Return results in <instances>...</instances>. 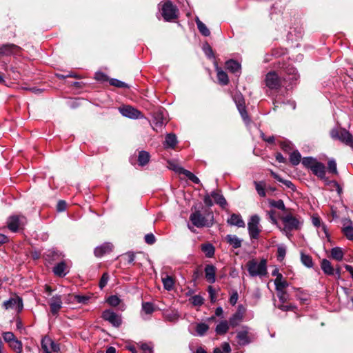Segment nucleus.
<instances>
[{
  "label": "nucleus",
  "instance_id": "nucleus-1",
  "mask_svg": "<svg viewBox=\"0 0 353 353\" xmlns=\"http://www.w3.org/2000/svg\"><path fill=\"white\" fill-rule=\"evenodd\" d=\"M246 267L249 274L252 277L263 276L268 274L267 260L261 259L259 262L256 259L250 260L246 263Z\"/></svg>",
  "mask_w": 353,
  "mask_h": 353
},
{
  "label": "nucleus",
  "instance_id": "nucleus-2",
  "mask_svg": "<svg viewBox=\"0 0 353 353\" xmlns=\"http://www.w3.org/2000/svg\"><path fill=\"white\" fill-rule=\"evenodd\" d=\"M190 220L197 228L210 227L212 225V215L208 214L207 217L203 216L199 211H196L190 214Z\"/></svg>",
  "mask_w": 353,
  "mask_h": 353
},
{
  "label": "nucleus",
  "instance_id": "nucleus-3",
  "mask_svg": "<svg viewBox=\"0 0 353 353\" xmlns=\"http://www.w3.org/2000/svg\"><path fill=\"white\" fill-rule=\"evenodd\" d=\"M26 222V218L25 216L21 215H13L8 219L7 226L10 231L17 232L23 230Z\"/></svg>",
  "mask_w": 353,
  "mask_h": 353
},
{
  "label": "nucleus",
  "instance_id": "nucleus-4",
  "mask_svg": "<svg viewBox=\"0 0 353 353\" xmlns=\"http://www.w3.org/2000/svg\"><path fill=\"white\" fill-rule=\"evenodd\" d=\"M284 224V231L286 232L292 230H298L301 228V221L294 216L292 214H286L281 218Z\"/></svg>",
  "mask_w": 353,
  "mask_h": 353
},
{
  "label": "nucleus",
  "instance_id": "nucleus-5",
  "mask_svg": "<svg viewBox=\"0 0 353 353\" xmlns=\"http://www.w3.org/2000/svg\"><path fill=\"white\" fill-rule=\"evenodd\" d=\"M259 222L260 218L258 215L255 214L250 217L248 223V230L251 239H257L259 238L261 231Z\"/></svg>",
  "mask_w": 353,
  "mask_h": 353
},
{
  "label": "nucleus",
  "instance_id": "nucleus-6",
  "mask_svg": "<svg viewBox=\"0 0 353 353\" xmlns=\"http://www.w3.org/2000/svg\"><path fill=\"white\" fill-rule=\"evenodd\" d=\"M285 74L283 77V81L286 88L296 83L299 76L294 67H288L285 70Z\"/></svg>",
  "mask_w": 353,
  "mask_h": 353
},
{
  "label": "nucleus",
  "instance_id": "nucleus-7",
  "mask_svg": "<svg viewBox=\"0 0 353 353\" xmlns=\"http://www.w3.org/2000/svg\"><path fill=\"white\" fill-rule=\"evenodd\" d=\"M177 9L173 4L168 1L162 6V15L165 21H171L177 17Z\"/></svg>",
  "mask_w": 353,
  "mask_h": 353
},
{
  "label": "nucleus",
  "instance_id": "nucleus-8",
  "mask_svg": "<svg viewBox=\"0 0 353 353\" xmlns=\"http://www.w3.org/2000/svg\"><path fill=\"white\" fill-rule=\"evenodd\" d=\"M265 84L272 90H277L282 85V81L275 72H270L266 74Z\"/></svg>",
  "mask_w": 353,
  "mask_h": 353
},
{
  "label": "nucleus",
  "instance_id": "nucleus-9",
  "mask_svg": "<svg viewBox=\"0 0 353 353\" xmlns=\"http://www.w3.org/2000/svg\"><path fill=\"white\" fill-rule=\"evenodd\" d=\"M41 345L43 353H52L57 352L59 350V345L48 336L43 337Z\"/></svg>",
  "mask_w": 353,
  "mask_h": 353
},
{
  "label": "nucleus",
  "instance_id": "nucleus-10",
  "mask_svg": "<svg viewBox=\"0 0 353 353\" xmlns=\"http://www.w3.org/2000/svg\"><path fill=\"white\" fill-rule=\"evenodd\" d=\"M101 316L114 327H119L121 325V316L110 310L103 311Z\"/></svg>",
  "mask_w": 353,
  "mask_h": 353
},
{
  "label": "nucleus",
  "instance_id": "nucleus-11",
  "mask_svg": "<svg viewBox=\"0 0 353 353\" xmlns=\"http://www.w3.org/2000/svg\"><path fill=\"white\" fill-rule=\"evenodd\" d=\"M120 113L125 117L136 119L142 117L141 112L130 105H123L119 108Z\"/></svg>",
  "mask_w": 353,
  "mask_h": 353
},
{
  "label": "nucleus",
  "instance_id": "nucleus-12",
  "mask_svg": "<svg viewBox=\"0 0 353 353\" xmlns=\"http://www.w3.org/2000/svg\"><path fill=\"white\" fill-rule=\"evenodd\" d=\"M3 306L6 310L14 309L17 312H19L23 309L22 299L19 296L10 298L9 300L3 302Z\"/></svg>",
  "mask_w": 353,
  "mask_h": 353
},
{
  "label": "nucleus",
  "instance_id": "nucleus-13",
  "mask_svg": "<svg viewBox=\"0 0 353 353\" xmlns=\"http://www.w3.org/2000/svg\"><path fill=\"white\" fill-rule=\"evenodd\" d=\"M50 312L53 316H57L62 307V297L61 295H54L49 301Z\"/></svg>",
  "mask_w": 353,
  "mask_h": 353
},
{
  "label": "nucleus",
  "instance_id": "nucleus-14",
  "mask_svg": "<svg viewBox=\"0 0 353 353\" xmlns=\"http://www.w3.org/2000/svg\"><path fill=\"white\" fill-rule=\"evenodd\" d=\"M332 136L334 138H337L341 141L348 145H350V143H352V141H353L352 135L348 131L344 129L336 132L333 131L332 132Z\"/></svg>",
  "mask_w": 353,
  "mask_h": 353
},
{
  "label": "nucleus",
  "instance_id": "nucleus-15",
  "mask_svg": "<svg viewBox=\"0 0 353 353\" xmlns=\"http://www.w3.org/2000/svg\"><path fill=\"white\" fill-rule=\"evenodd\" d=\"M21 48L14 44H6L0 47V55L9 56L18 54Z\"/></svg>",
  "mask_w": 353,
  "mask_h": 353
},
{
  "label": "nucleus",
  "instance_id": "nucleus-16",
  "mask_svg": "<svg viewBox=\"0 0 353 353\" xmlns=\"http://www.w3.org/2000/svg\"><path fill=\"white\" fill-rule=\"evenodd\" d=\"M343 228L342 232L345 237L350 241L353 240V224L350 219H343L342 220Z\"/></svg>",
  "mask_w": 353,
  "mask_h": 353
},
{
  "label": "nucleus",
  "instance_id": "nucleus-17",
  "mask_svg": "<svg viewBox=\"0 0 353 353\" xmlns=\"http://www.w3.org/2000/svg\"><path fill=\"white\" fill-rule=\"evenodd\" d=\"M234 101L236 107L244 121L248 118V113L245 110L244 99L241 94L235 95Z\"/></svg>",
  "mask_w": 353,
  "mask_h": 353
},
{
  "label": "nucleus",
  "instance_id": "nucleus-18",
  "mask_svg": "<svg viewBox=\"0 0 353 353\" xmlns=\"http://www.w3.org/2000/svg\"><path fill=\"white\" fill-rule=\"evenodd\" d=\"M204 271L206 280L210 283H214L216 281V267L213 265L208 264L205 265Z\"/></svg>",
  "mask_w": 353,
  "mask_h": 353
},
{
  "label": "nucleus",
  "instance_id": "nucleus-19",
  "mask_svg": "<svg viewBox=\"0 0 353 353\" xmlns=\"http://www.w3.org/2000/svg\"><path fill=\"white\" fill-rule=\"evenodd\" d=\"M311 170L314 174L321 179L325 181H327V178L325 177V167L322 163L318 162L312 166V169Z\"/></svg>",
  "mask_w": 353,
  "mask_h": 353
},
{
  "label": "nucleus",
  "instance_id": "nucleus-20",
  "mask_svg": "<svg viewBox=\"0 0 353 353\" xmlns=\"http://www.w3.org/2000/svg\"><path fill=\"white\" fill-rule=\"evenodd\" d=\"M113 249V245L110 243H105L101 246L97 247L94 250L96 256H101L106 253L110 252Z\"/></svg>",
  "mask_w": 353,
  "mask_h": 353
},
{
  "label": "nucleus",
  "instance_id": "nucleus-21",
  "mask_svg": "<svg viewBox=\"0 0 353 353\" xmlns=\"http://www.w3.org/2000/svg\"><path fill=\"white\" fill-rule=\"evenodd\" d=\"M236 337L239 341V343L241 345H245L251 342V340L248 336V328H243L242 330L237 332Z\"/></svg>",
  "mask_w": 353,
  "mask_h": 353
},
{
  "label": "nucleus",
  "instance_id": "nucleus-22",
  "mask_svg": "<svg viewBox=\"0 0 353 353\" xmlns=\"http://www.w3.org/2000/svg\"><path fill=\"white\" fill-rule=\"evenodd\" d=\"M228 223L231 225H235L239 228H244L245 225L241 216L236 214H232L228 219Z\"/></svg>",
  "mask_w": 353,
  "mask_h": 353
},
{
  "label": "nucleus",
  "instance_id": "nucleus-23",
  "mask_svg": "<svg viewBox=\"0 0 353 353\" xmlns=\"http://www.w3.org/2000/svg\"><path fill=\"white\" fill-rule=\"evenodd\" d=\"M227 243L231 245L233 248L236 249L241 247L242 239L237 237L236 235L228 234L225 236Z\"/></svg>",
  "mask_w": 353,
  "mask_h": 353
},
{
  "label": "nucleus",
  "instance_id": "nucleus-24",
  "mask_svg": "<svg viewBox=\"0 0 353 353\" xmlns=\"http://www.w3.org/2000/svg\"><path fill=\"white\" fill-rule=\"evenodd\" d=\"M67 265L65 262L61 261L58 263L53 268V272L55 275L59 276H64L67 273Z\"/></svg>",
  "mask_w": 353,
  "mask_h": 353
},
{
  "label": "nucleus",
  "instance_id": "nucleus-25",
  "mask_svg": "<svg viewBox=\"0 0 353 353\" xmlns=\"http://www.w3.org/2000/svg\"><path fill=\"white\" fill-rule=\"evenodd\" d=\"M241 306L239 307V311L236 312L229 320V324L232 327H236L242 321L243 317V311L241 312Z\"/></svg>",
  "mask_w": 353,
  "mask_h": 353
},
{
  "label": "nucleus",
  "instance_id": "nucleus-26",
  "mask_svg": "<svg viewBox=\"0 0 353 353\" xmlns=\"http://www.w3.org/2000/svg\"><path fill=\"white\" fill-rule=\"evenodd\" d=\"M274 285L276 290H283L288 286V283L283 279L281 274H278L274 280Z\"/></svg>",
  "mask_w": 353,
  "mask_h": 353
},
{
  "label": "nucleus",
  "instance_id": "nucleus-27",
  "mask_svg": "<svg viewBox=\"0 0 353 353\" xmlns=\"http://www.w3.org/2000/svg\"><path fill=\"white\" fill-rule=\"evenodd\" d=\"M216 72L219 83L223 85H227L229 83V78L227 73L220 68H216Z\"/></svg>",
  "mask_w": 353,
  "mask_h": 353
},
{
  "label": "nucleus",
  "instance_id": "nucleus-28",
  "mask_svg": "<svg viewBox=\"0 0 353 353\" xmlns=\"http://www.w3.org/2000/svg\"><path fill=\"white\" fill-rule=\"evenodd\" d=\"M225 66L228 70L233 73L239 72L241 69V65L233 59L226 61Z\"/></svg>",
  "mask_w": 353,
  "mask_h": 353
},
{
  "label": "nucleus",
  "instance_id": "nucleus-29",
  "mask_svg": "<svg viewBox=\"0 0 353 353\" xmlns=\"http://www.w3.org/2000/svg\"><path fill=\"white\" fill-rule=\"evenodd\" d=\"M177 143L176 137L174 134H168L165 137V148H174Z\"/></svg>",
  "mask_w": 353,
  "mask_h": 353
},
{
  "label": "nucleus",
  "instance_id": "nucleus-30",
  "mask_svg": "<svg viewBox=\"0 0 353 353\" xmlns=\"http://www.w3.org/2000/svg\"><path fill=\"white\" fill-rule=\"evenodd\" d=\"M63 257L62 253L57 250H48L46 254V260L54 261L61 259Z\"/></svg>",
  "mask_w": 353,
  "mask_h": 353
},
{
  "label": "nucleus",
  "instance_id": "nucleus-31",
  "mask_svg": "<svg viewBox=\"0 0 353 353\" xmlns=\"http://www.w3.org/2000/svg\"><path fill=\"white\" fill-rule=\"evenodd\" d=\"M321 266V269L326 274H328V275L334 274V268L332 266L331 263L328 260H327V259L322 260Z\"/></svg>",
  "mask_w": 353,
  "mask_h": 353
},
{
  "label": "nucleus",
  "instance_id": "nucleus-32",
  "mask_svg": "<svg viewBox=\"0 0 353 353\" xmlns=\"http://www.w3.org/2000/svg\"><path fill=\"white\" fill-rule=\"evenodd\" d=\"M330 252L332 258L338 261H341L343 258L344 253L342 249L339 247L333 248Z\"/></svg>",
  "mask_w": 353,
  "mask_h": 353
},
{
  "label": "nucleus",
  "instance_id": "nucleus-33",
  "mask_svg": "<svg viewBox=\"0 0 353 353\" xmlns=\"http://www.w3.org/2000/svg\"><path fill=\"white\" fill-rule=\"evenodd\" d=\"M162 282L165 290L170 291L173 289L174 281L172 276L168 275H166L164 277L162 276Z\"/></svg>",
  "mask_w": 353,
  "mask_h": 353
},
{
  "label": "nucleus",
  "instance_id": "nucleus-34",
  "mask_svg": "<svg viewBox=\"0 0 353 353\" xmlns=\"http://www.w3.org/2000/svg\"><path fill=\"white\" fill-rule=\"evenodd\" d=\"M150 160V154L145 151H141L138 157L139 164L141 166L146 165Z\"/></svg>",
  "mask_w": 353,
  "mask_h": 353
},
{
  "label": "nucleus",
  "instance_id": "nucleus-35",
  "mask_svg": "<svg viewBox=\"0 0 353 353\" xmlns=\"http://www.w3.org/2000/svg\"><path fill=\"white\" fill-rule=\"evenodd\" d=\"M211 196L214 199L215 202L217 204L220 205L221 207H224L225 205H226V204H227L226 200L223 196V195H221L219 192H212L211 194Z\"/></svg>",
  "mask_w": 353,
  "mask_h": 353
},
{
  "label": "nucleus",
  "instance_id": "nucleus-36",
  "mask_svg": "<svg viewBox=\"0 0 353 353\" xmlns=\"http://www.w3.org/2000/svg\"><path fill=\"white\" fill-rule=\"evenodd\" d=\"M10 347L16 353H23L22 342L17 339L9 344Z\"/></svg>",
  "mask_w": 353,
  "mask_h": 353
},
{
  "label": "nucleus",
  "instance_id": "nucleus-37",
  "mask_svg": "<svg viewBox=\"0 0 353 353\" xmlns=\"http://www.w3.org/2000/svg\"><path fill=\"white\" fill-rule=\"evenodd\" d=\"M201 250L207 257H212L214 254V248L210 243H205L201 245Z\"/></svg>",
  "mask_w": 353,
  "mask_h": 353
},
{
  "label": "nucleus",
  "instance_id": "nucleus-38",
  "mask_svg": "<svg viewBox=\"0 0 353 353\" xmlns=\"http://www.w3.org/2000/svg\"><path fill=\"white\" fill-rule=\"evenodd\" d=\"M208 330L209 326L204 323H200L196 324L195 327L196 334L200 336L205 335Z\"/></svg>",
  "mask_w": 353,
  "mask_h": 353
},
{
  "label": "nucleus",
  "instance_id": "nucleus-39",
  "mask_svg": "<svg viewBox=\"0 0 353 353\" xmlns=\"http://www.w3.org/2000/svg\"><path fill=\"white\" fill-rule=\"evenodd\" d=\"M197 28L199 32L205 37H208L210 34V32L207 26L199 19L196 20Z\"/></svg>",
  "mask_w": 353,
  "mask_h": 353
},
{
  "label": "nucleus",
  "instance_id": "nucleus-40",
  "mask_svg": "<svg viewBox=\"0 0 353 353\" xmlns=\"http://www.w3.org/2000/svg\"><path fill=\"white\" fill-rule=\"evenodd\" d=\"M271 175L277 181L282 182L288 188L294 190V185L290 181L282 179L276 173L273 171H271Z\"/></svg>",
  "mask_w": 353,
  "mask_h": 353
},
{
  "label": "nucleus",
  "instance_id": "nucleus-41",
  "mask_svg": "<svg viewBox=\"0 0 353 353\" xmlns=\"http://www.w3.org/2000/svg\"><path fill=\"white\" fill-rule=\"evenodd\" d=\"M228 323L225 321H221L220 323H219L216 327V332L218 334H225L228 330Z\"/></svg>",
  "mask_w": 353,
  "mask_h": 353
},
{
  "label": "nucleus",
  "instance_id": "nucleus-42",
  "mask_svg": "<svg viewBox=\"0 0 353 353\" xmlns=\"http://www.w3.org/2000/svg\"><path fill=\"white\" fill-rule=\"evenodd\" d=\"M254 185H255V188H256V190L258 192V194L261 196H265V184L263 181H260V182H257V181H254Z\"/></svg>",
  "mask_w": 353,
  "mask_h": 353
},
{
  "label": "nucleus",
  "instance_id": "nucleus-43",
  "mask_svg": "<svg viewBox=\"0 0 353 353\" xmlns=\"http://www.w3.org/2000/svg\"><path fill=\"white\" fill-rule=\"evenodd\" d=\"M301 154L298 151H294L290 154V161L294 165H298L301 161Z\"/></svg>",
  "mask_w": 353,
  "mask_h": 353
},
{
  "label": "nucleus",
  "instance_id": "nucleus-44",
  "mask_svg": "<svg viewBox=\"0 0 353 353\" xmlns=\"http://www.w3.org/2000/svg\"><path fill=\"white\" fill-rule=\"evenodd\" d=\"M318 162L316 161V159L312 157H304L302 160L303 165L310 168V170H312V166H314Z\"/></svg>",
  "mask_w": 353,
  "mask_h": 353
},
{
  "label": "nucleus",
  "instance_id": "nucleus-45",
  "mask_svg": "<svg viewBox=\"0 0 353 353\" xmlns=\"http://www.w3.org/2000/svg\"><path fill=\"white\" fill-rule=\"evenodd\" d=\"M268 202H269L270 205L272 207L276 208L281 210H285V204H284L283 201L281 199L278 200V201L270 199Z\"/></svg>",
  "mask_w": 353,
  "mask_h": 353
},
{
  "label": "nucleus",
  "instance_id": "nucleus-46",
  "mask_svg": "<svg viewBox=\"0 0 353 353\" xmlns=\"http://www.w3.org/2000/svg\"><path fill=\"white\" fill-rule=\"evenodd\" d=\"M277 296L282 303H286L290 299V296L285 290H276Z\"/></svg>",
  "mask_w": 353,
  "mask_h": 353
},
{
  "label": "nucleus",
  "instance_id": "nucleus-47",
  "mask_svg": "<svg viewBox=\"0 0 353 353\" xmlns=\"http://www.w3.org/2000/svg\"><path fill=\"white\" fill-rule=\"evenodd\" d=\"M142 310L147 314H151L154 311V305L152 303L144 302L142 303Z\"/></svg>",
  "mask_w": 353,
  "mask_h": 353
},
{
  "label": "nucleus",
  "instance_id": "nucleus-48",
  "mask_svg": "<svg viewBox=\"0 0 353 353\" xmlns=\"http://www.w3.org/2000/svg\"><path fill=\"white\" fill-rule=\"evenodd\" d=\"M301 261L307 268H312L313 265L312 259L307 254H301Z\"/></svg>",
  "mask_w": 353,
  "mask_h": 353
},
{
  "label": "nucleus",
  "instance_id": "nucleus-49",
  "mask_svg": "<svg viewBox=\"0 0 353 353\" xmlns=\"http://www.w3.org/2000/svg\"><path fill=\"white\" fill-rule=\"evenodd\" d=\"M168 163L169 169L174 170V172H176L179 174L181 173L183 168L182 167L179 166L178 165V163H176L174 161H168Z\"/></svg>",
  "mask_w": 353,
  "mask_h": 353
},
{
  "label": "nucleus",
  "instance_id": "nucleus-50",
  "mask_svg": "<svg viewBox=\"0 0 353 353\" xmlns=\"http://www.w3.org/2000/svg\"><path fill=\"white\" fill-rule=\"evenodd\" d=\"M3 340L8 343V345L17 339L14 334L11 332H3Z\"/></svg>",
  "mask_w": 353,
  "mask_h": 353
},
{
  "label": "nucleus",
  "instance_id": "nucleus-51",
  "mask_svg": "<svg viewBox=\"0 0 353 353\" xmlns=\"http://www.w3.org/2000/svg\"><path fill=\"white\" fill-rule=\"evenodd\" d=\"M165 318L169 321L174 322L178 320L179 314L176 312L172 311L170 312H166L165 314Z\"/></svg>",
  "mask_w": 353,
  "mask_h": 353
},
{
  "label": "nucleus",
  "instance_id": "nucleus-52",
  "mask_svg": "<svg viewBox=\"0 0 353 353\" xmlns=\"http://www.w3.org/2000/svg\"><path fill=\"white\" fill-rule=\"evenodd\" d=\"M327 167H328V171L330 173L337 174V168H336V163L334 159H331L327 163Z\"/></svg>",
  "mask_w": 353,
  "mask_h": 353
},
{
  "label": "nucleus",
  "instance_id": "nucleus-53",
  "mask_svg": "<svg viewBox=\"0 0 353 353\" xmlns=\"http://www.w3.org/2000/svg\"><path fill=\"white\" fill-rule=\"evenodd\" d=\"M192 303L195 306H200L203 303V299L200 295H194L191 299Z\"/></svg>",
  "mask_w": 353,
  "mask_h": 353
},
{
  "label": "nucleus",
  "instance_id": "nucleus-54",
  "mask_svg": "<svg viewBox=\"0 0 353 353\" xmlns=\"http://www.w3.org/2000/svg\"><path fill=\"white\" fill-rule=\"evenodd\" d=\"M110 85L117 87V88H128V87L125 83H124L120 80H118L117 79H111L110 80Z\"/></svg>",
  "mask_w": 353,
  "mask_h": 353
},
{
  "label": "nucleus",
  "instance_id": "nucleus-55",
  "mask_svg": "<svg viewBox=\"0 0 353 353\" xmlns=\"http://www.w3.org/2000/svg\"><path fill=\"white\" fill-rule=\"evenodd\" d=\"M107 302L111 306L115 307V306H117L119 304L120 299H119L118 296H117L115 295H112V296H110L108 299Z\"/></svg>",
  "mask_w": 353,
  "mask_h": 353
},
{
  "label": "nucleus",
  "instance_id": "nucleus-56",
  "mask_svg": "<svg viewBox=\"0 0 353 353\" xmlns=\"http://www.w3.org/2000/svg\"><path fill=\"white\" fill-rule=\"evenodd\" d=\"M286 254V248L285 246H279L277 249L278 259L281 261L285 258Z\"/></svg>",
  "mask_w": 353,
  "mask_h": 353
},
{
  "label": "nucleus",
  "instance_id": "nucleus-57",
  "mask_svg": "<svg viewBox=\"0 0 353 353\" xmlns=\"http://www.w3.org/2000/svg\"><path fill=\"white\" fill-rule=\"evenodd\" d=\"M108 279H109V275L108 274V273H104L101 279H100V282H99V287L101 289H103L107 284L108 281Z\"/></svg>",
  "mask_w": 353,
  "mask_h": 353
},
{
  "label": "nucleus",
  "instance_id": "nucleus-58",
  "mask_svg": "<svg viewBox=\"0 0 353 353\" xmlns=\"http://www.w3.org/2000/svg\"><path fill=\"white\" fill-rule=\"evenodd\" d=\"M155 241L156 238L152 233L147 234L145 236V241L149 245H152L153 243H154Z\"/></svg>",
  "mask_w": 353,
  "mask_h": 353
},
{
  "label": "nucleus",
  "instance_id": "nucleus-59",
  "mask_svg": "<svg viewBox=\"0 0 353 353\" xmlns=\"http://www.w3.org/2000/svg\"><path fill=\"white\" fill-rule=\"evenodd\" d=\"M278 308H279L282 311H289V310H293L296 308V307L293 305H284V303H282L279 305H278Z\"/></svg>",
  "mask_w": 353,
  "mask_h": 353
},
{
  "label": "nucleus",
  "instance_id": "nucleus-60",
  "mask_svg": "<svg viewBox=\"0 0 353 353\" xmlns=\"http://www.w3.org/2000/svg\"><path fill=\"white\" fill-rule=\"evenodd\" d=\"M67 203L65 201L61 200L58 202L57 205V211L63 212L66 209Z\"/></svg>",
  "mask_w": 353,
  "mask_h": 353
},
{
  "label": "nucleus",
  "instance_id": "nucleus-61",
  "mask_svg": "<svg viewBox=\"0 0 353 353\" xmlns=\"http://www.w3.org/2000/svg\"><path fill=\"white\" fill-rule=\"evenodd\" d=\"M281 147L284 152H290L292 150V146L290 143L283 142L281 143Z\"/></svg>",
  "mask_w": 353,
  "mask_h": 353
},
{
  "label": "nucleus",
  "instance_id": "nucleus-62",
  "mask_svg": "<svg viewBox=\"0 0 353 353\" xmlns=\"http://www.w3.org/2000/svg\"><path fill=\"white\" fill-rule=\"evenodd\" d=\"M238 298H239L238 293L236 292H234L230 298V304L232 305H234L238 301Z\"/></svg>",
  "mask_w": 353,
  "mask_h": 353
},
{
  "label": "nucleus",
  "instance_id": "nucleus-63",
  "mask_svg": "<svg viewBox=\"0 0 353 353\" xmlns=\"http://www.w3.org/2000/svg\"><path fill=\"white\" fill-rule=\"evenodd\" d=\"M141 348L143 351H148L150 353H152L153 349L152 347L148 343H142L141 345Z\"/></svg>",
  "mask_w": 353,
  "mask_h": 353
},
{
  "label": "nucleus",
  "instance_id": "nucleus-64",
  "mask_svg": "<svg viewBox=\"0 0 353 353\" xmlns=\"http://www.w3.org/2000/svg\"><path fill=\"white\" fill-rule=\"evenodd\" d=\"M275 213L276 212L274 210H270V211L268 212L269 218L271 220L272 223L274 224H276L277 223V221L275 218Z\"/></svg>",
  "mask_w": 353,
  "mask_h": 353
}]
</instances>
